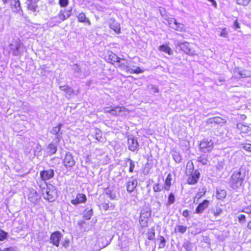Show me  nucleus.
I'll list each match as a JSON object with an SVG mask.
<instances>
[{
	"label": "nucleus",
	"mask_w": 251,
	"mask_h": 251,
	"mask_svg": "<svg viewBox=\"0 0 251 251\" xmlns=\"http://www.w3.org/2000/svg\"><path fill=\"white\" fill-rule=\"evenodd\" d=\"M144 72V70L141 69L140 67H136L135 69H133L131 68H130L129 70V74H140Z\"/></svg>",
	"instance_id": "nucleus-38"
},
{
	"label": "nucleus",
	"mask_w": 251,
	"mask_h": 251,
	"mask_svg": "<svg viewBox=\"0 0 251 251\" xmlns=\"http://www.w3.org/2000/svg\"><path fill=\"white\" fill-rule=\"evenodd\" d=\"M59 4L62 7H66L69 4V0H59Z\"/></svg>",
	"instance_id": "nucleus-44"
},
{
	"label": "nucleus",
	"mask_w": 251,
	"mask_h": 251,
	"mask_svg": "<svg viewBox=\"0 0 251 251\" xmlns=\"http://www.w3.org/2000/svg\"><path fill=\"white\" fill-rule=\"evenodd\" d=\"M95 138L98 141H100V138H101V131L98 128H96V129H95Z\"/></svg>",
	"instance_id": "nucleus-40"
},
{
	"label": "nucleus",
	"mask_w": 251,
	"mask_h": 251,
	"mask_svg": "<svg viewBox=\"0 0 251 251\" xmlns=\"http://www.w3.org/2000/svg\"><path fill=\"white\" fill-rule=\"evenodd\" d=\"M165 19L167 22L170 27L173 29L179 32L185 31L184 25L181 23H177L175 18L167 17Z\"/></svg>",
	"instance_id": "nucleus-6"
},
{
	"label": "nucleus",
	"mask_w": 251,
	"mask_h": 251,
	"mask_svg": "<svg viewBox=\"0 0 251 251\" xmlns=\"http://www.w3.org/2000/svg\"><path fill=\"white\" fill-rule=\"evenodd\" d=\"M153 189L154 191L156 192H158L161 191L162 188L159 184H156L153 186Z\"/></svg>",
	"instance_id": "nucleus-51"
},
{
	"label": "nucleus",
	"mask_w": 251,
	"mask_h": 251,
	"mask_svg": "<svg viewBox=\"0 0 251 251\" xmlns=\"http://www.w3.org/2000/svg\"><path fill=\"white\" fill-rule=\"evenodd\" d=\"M237 128L240 131L241 133H248L251 131V128L241 123H239L237 125Z\"/></svg>",
	"instance_id": "nucleus-23"
},
{
	"label": "nucleus",
	"mask_w": 251,
	"mask_h": 251,
	"mask_svg": "<svg viewBox=\"0 0 251 251\" xmlns=\"http://www.w3.org/2000/svg\"><path fill=\"white\" fill-rule=\"evenodd\" d=\"M172 180V176L171 174H168L167 177L165 180V185L164 186V189L166 190H169L170 189L171 185V181Z\"/></svg>",
	"instance_id": "nucleus-28"
},
{
	"label": "nucleus",
	"mask_w": 251,
	"mask_h": 251,
	"mask_svg": "<svg viewBox=\"0 0 251 251\" xmlns=\"http://www.w3.org/2000/svg\"><path fill=\"white\" fill-rule=\"evenodd\" d=\"M226 120L220 117H214L208 119L206 121L207 124L215 123L216 124H224L226 123Z\"/></svg>",
	"instance_id": "nucleus-22"
},
{
	"label": "nucleus",
	"mask_w": 251,
	"mask_h": 251,
	"mask_svg": "<svg viewBox=\"0 0 251 251\" xmlns=\"http://www.w3.org/2000/svg\"><path fill=\"white\" fill-rule=\"evenodd\" d=\"M109 59L110 60L111 63L112 64H114L115 63H117L120 61V58L117 56V55L113 52H110L109 54Z\"/></svg>",
	"instance_id": "nucleus-32"
},
{
	"label": "nucleus",
	"mask_w": 251,
	"mask_h": 251,
	"mask_svg": "<svg viewBox=\"0 0 251 251\" xmlns=\"http://www.w3.org/2000/svg\"><path fill=\"white\" fill-rule=\"evenodd\" d=\"M63 163L66 168H72L75 163L73 155L70 152H66L63 159Z\"/></svg>",
	"instance_id": "nucleus-7"
},
{
	"label": "nucleus",
	"mask_w": 251,
	"mask_h": 251,
	"mask_svg": "<svg viewBox=\"0 0 251 251\" xmlns=\"http://www.w3.org/2000/svg\"><path fill=\"white\" fill-rule=\"evenodd\" d=\"M213 142L211 140H203L200 144V148L201 151L205 152L212 150Z\"/></svg>",
	"instance_id": "nucleus-8"
},
{
	"label": "nucleus",
	"mask_w": 251,
	"mask_h": 251,
	"mask_svg": "<svg viewBox=\"0 0 251 251\" xmlns=\"http://www.w3.org/2000/svg\"><path fill=\"white\" fill-rule=\"evenodd\" d=\"M250 76H251V72L250 71L246 70H241L240 78L250 77Z\"/></svg>",
	"instance_id": "nucleus-37"
},
{
	"label": "nucleus",
	"mask_w": 251,
	"mask_h": 251,
	"mask_svg": "<svg viewBox=\"0 0 251 251\" xmlns=\"http://www.w3.org/2000/svg\"><path fill=\"white\" fill-rule=\"evenodd\" d=\"M109 27L113 29L116 33L120 32L121 27L120 24L115 20H111L109 23Z\"/></svg>",
	"instance_id": "nucleus-21"
},
{
	"label": "nucleus",
	"mask_w": 251,
	"mask_h": 251,
	"mask_svg": "<svg viewBox=\"0 0 251 251\" xmlns=\"http://www.w3.org/2000/svg\"><path fill=\"white\" fill-rule=\"evenodd\" d=\"M182 215L185 217H187L189 216V211L187 210H185L182 212Z\"/></svg>",
	"instance_id": "nucleus-59"
},
{
	"label": "nucleus",
	"mask_w": 251,
	"mask_h": 251,
	"mask_svg": "<svg viewBox=\"0 0 251 251\" xmlns=\"http://www.w3.org/2000/svg\"><path fill=\"white\" fill-rule=\"evenodd\" d=\"M7 233L2 230H0V240H4L7 236Z\"/></svg>",
	"instance_id": "nucleus-45"
},
{
	"label": "nucleus",
	"mask_w": 251,
	"mask_h": 251,
	"mask_svg": "<svg viewBox=\"0 0 251 251\" xmlns=\"http://www.w3.org/2000/svg\"><path fill=\"white\" fill-rule=\"evenodd\" d=\"M243 148L246 151L251 152V144H245L244 145H243Z\"/></svg>",
	"instance_id": "nucleus-52"
},
{
	"label": "nucleus",
	"mask_w": 251,
	"mask_h": 251,
	"mask_svg": "<svg viewBox=\"0 0 251 251\" xmlns=\"http://www.w3.org/2000/svg\"><path fill=\"white\" fill-rule=\"evenodd\" d=\"M241 70L239 68H235L233 71V75L237 78H240V75L241 74Z\"/></svg>",
	"instance_id": "nucleus-42"
},
{
	"label": "nucleus",
	"mask_w": 251,
	"mask_h": 251,
	"mask_svg": "<svg viewBox=\"0 0 251 251\" xmlns=\"http://www.w3.org/2000/svg\"><path fill=\"white\" fill-rule=\"evenodd\" d=\"M238 219L239 222L241 223H244L246 222V216L243 214H241L238 216Z\"/></svg>",
	"instance_id": "nucleus-49"
},
{
	"label": "nucleus",
	"mask_w": 251,
	"mask_h": 251,
	"mask_svg": "<svg viewBox=\"0 0 251 251\" xmlns=\"http://www.w3.org/2000/svg\"><path fill=\"white\" fill-rule=\"evenodd\" d=\"M200 173L196 171L192 174L188 179V183L190 184H194L196 183L199 179Z\"/></svg>",
	"instance_id": "nucleus-18"
},
{
	"label": "nucleus",
	"mask_w": 251,
	"mask_h": 251,
	"mask_svg": "<svg viewBox=\"0 0 251 251\" xmlns=\"http://www.w3.org/2000/svg\"><path fill=\"white\" fill-rule=\"evenodd\" d=\"M152 90L154 93H158L159 92L158 89L156 87L152 86Z\"/></svg>",
	"instance_id": "nucleus-61"
},
{
	"label": "nucleus",
	"mask_w": 251,
	"mask_h": 251,
	"mask_svg": "<svg viewBox=\"0 0 251 251\" xmlns=\"http://www.w3.org/2000/svg\"><path fill=\"white\" fill-rule=\"evenodd\" d=\"M160 244L159 245V247L160 248H162V247H164V245H165V238L161 236L160 238Z\"/></svg>",
	"instance_id": "nucleus-53"
},
{
	"label": "nucleus",
	"mask_w": 251,
	"mask_h": 251,
	"mask_svg": "<svg viewBox=\"0 0 251 251\" xmlns=\"http://www.w3.org/2000/svg\"><path fill=\"white\" fill-rule=\"evenodd\" d=\"M151 209L148 207H144L141 210L139 222L142 227L148 226V221L151 215Z\"/></svg>",
	"instance_id": "nucleus-4"
},
{
	"label": "nucleus",
	"mask_w": 251,
	"mask_h": 251,
	"mask_svg": "<svg viewBox=\"0 0 251 251\" xmlns=\"http://www.w3.org/2000/svg\"><path fill=\"white\" fill-rule=\"evenodd\" d=\"M199 161L202 163V164L205 165L207 163V160L202 157L199 158Z\"/></svg>",
	"instance_id": "nucleus-55"
},
{
	"label": "nucleus",
	"mask_w": 251,
	"mask_h": 251,
	"mask_svg": "<svg viewBox=\"0 0 251 251\" xmlns=\"http://www.w3.org/2000/svg\"><path fill=\"white\" fill-rule=\"evenodd\" d=\"M172 156L174 160L176 163H180L181 161L182 158L178 152L176 151H173L172 152Z\"/></svg>",
	"instance_id": "nucleus-33"
},
{
	"label": "nucleus",
	"mask_w": 251,
	"mask_h": 251,
	"mask_svg": "<svg viewBox=\"0 0 251 251\" xmlns=\"http://www.w3.org/2000/svg\"><path fill=\"white\" fill-rule=\"evenodd\" d=\"M240 212H244L247 214L251 213V205H249L243 207L242 210H241Z\"/></svg>",
	"instance_id": "nucleus-43"
},
{
	"label": "nucleus",
	"mask_w": 251,
	"mask_h": 251,
	"mask_svg": "<svg viewBox=\"0 0 251 251\" xmlns=\"http://www.w3.org/2000/svg\"><path fill=\"white\" fill-rule=\"evenodd\" d=\"M188 167H190V169H191V168H193V164L192 163H188L187 165V168L188 169Z\"/></svg>",
	"instance_id": "nucleus-63"
},
{
	"label": "nucleus",
	"mask_w": 251,
	"mask_h": 251,
	"mask_svg": "<svg viewBox=\"0 0 251 251\" xmlns=\"http://www.w3.org/2000/svg\"><path fill=\"white\" fill-rule=\"evenodd\" d=\"M93 215V211L92 210H90L87 212V213L85 214L84 217L86 220L90 219L91 216Z\"/></svg>",
	"instance_id": "nucleus-48"
},
{
	"label": "nucleus",
	"mask_w": 251,
	"mask_h": 251,
	"mask_svg": "<svg viewBox=\"0 0 251 251\" xmlns=\"http://www.w3.org/2000/svg\"><path fill=\"white\" fill-rule=\"evenodd\" d=\"M247 227L249 229H251V222H250L249 223H248Z\"/></svg>",
	"instance_id": "nucleus-64"
},
{
	"label": "nucleus",
	"mask_w": 251,
	"mask_h": 251,
	"mask_svg": "<svg viewBox=\"0 0 251 251\" xmlns=\"http://www.w3.org/2000/svg\"><path fill=\"white\" fill-rule=\"evenodd\" d=\"M127 161L129 162V172H132L133 169L135 167V165L133 161H132L130 159H127Z\"/></svg>",
	"instance_id": "nucleus-47"
},
{
	"label": "nucleus",
	"mask_w": 251,
	"mask_h": 251,
	"mask_svg": "<svg viewBox=\"0 0 251 251\" xmlns=\"http://www.w3.org/2000/svg\"><path fill=\"white\" fill-rule=\"evenodd\" d=\"M226 191L224 189H217L216 191V198L221 200L226 197Z\"/></svg>",
	"instance_id": "nucleus-30"
},
{
	"label": "nucleus",
	"mask_w": 251,
	"mask_h": 251,
	"mask_svg": "<svg viewBox=\"0 0 251 251\" xmlns=\"http://www.w3.org/2000/svg\"><path fill=\"white\" fill-rule=\"evenodd\" d=\"M137 185V180L133 177H131L126 183L127 191L129 193L133 192Z\"/></svg>",
	"instance_id": "nucleus-15"
},
{
	"label": "nucleus",
	"mask_w": 251,
	"mask_h": 251,
	"mask_svg": "<svg viewBox=\"0 0 251 251\" xmlns=\"http://www.w3.org/2000/svg\"><path fill=\"white\" fill-rule=\"evenodd\" d=\"M118 67L121 70L127 73L129 72L130 68L128 61L125 59H120V61L117 62Z\"/></svg>",
	"instance_id": "nucleus-13"
},
{
	"label": "nucleus",
	"mask_w": 251,
	"mask_h": 251,
	"mask_svg": "<svg viewBox=\"0 0 251 251\" xmlns=\"http://www.w3.org/2000/svg\"><path fill=\"white\" fill-rule=\"evenodd\" d=\"M104 112L105 113H108L111 114L112 115H113V110L112 108H109V107H106L104 108Z\"/></svg>",
	"instance_id": "nucleus-56"
},
{
	"label": "nucleus",
	"mask_w": 251,
	"mask_h": 251,
	"mask_svg": "<svg viewBox=\"0 0 251 251\" xmlns=\"http://www.w3.org/2000/svg\"><path fill=\"white\" fill-rule=\"evenodd\" d=\"M62 237L61 233L59 231H55L52 233L50 237V242L56 247L59 246L60 240Z\"/></svg>",
	"instance_id": "nucleus-9"
},
{
	"label": "nucleus",
	"mask_w": 251,
	"mask_h": 251,
	"mask_svg": "<svg viewBox=\"0 0 251 251\" xmlns=\"http://www.w3.org/2000/svg\"><path fill=\"white\" fill-rule=\"evenodd\" d=\"M73 70H75V72L79 73L80 72V68L77 64H75L73 66Z\"/></svg>",
	"instance_id": "nucleus-57"
},
{
	"label": "nucleus",
	"mask_w": 251,
	"mask_h": 251,
	"mask_svg": "<svg viewBox=\"0 0 251 251\" xmlns=\"http://www.w3.org/2000/svg\"><path fill=\"white\" fill-rule=\"evenodd\" d=\"M77 19L78 22L80 23H82L87 24L89 26L91 25L90 21L87 17H86L85 14L83 12L79 13L77 16Z\"/></svg>",
	"instance_id": "nucleus-20"
},
{
	"label": "nucleus",
	"mask_w": 251,
	"mask_h": 251,
	"mask_svg": "<svg viewBox=\"0 0 251 251\" xmlns=\"http://www.w3.org/2000/svg\"><path fill=\"white\" fill-rule=\"evenodd\" d=\"M180 49L187 54L191 55L195 54V52L190 47V45L187 42L179 43L178 44Z\"/></svg>",
	"instance_id": "nucleus-11"
},
{
	"label": "nucleus",
	"mask_w": 251,
	"mask_h": 251,
	"mask_svg": "<svg viewBox=\"0 0 251 251\" xmlns=\"http://www.w3.org/2000/svg\"><path fill=\"white\" fill-rule=\"evenodd\" d=\"M128 149L131 151H134L137 150L138 148V143L136 139L130 137L128 139Z\"/></svg>",
	"instance_id": "nucleus-14"
},
{
	"label": "nucleus",
	"mask_w": 251,
	"mask_h": 251,
	"mask_svg": "<svg viewBox=\"0 0 251 251\" xmlns=\"http://www.w3.org/2000/svg\"><path fill=\"white\" fill-rule=\"evenodd\" d=\"M211 212L216 217L220 215L223 212V210L220 207H216L215 208L211 209Z\"/></svg>",
	"instance_id": "nucleus-35"
},
{
	"label": "nucleus",
	"mask_w": 251,
	"mask_h": 251,
	"mask_svg": "<svg viewBox=\"0 0 251 251\" xmlns=\"http://www.w3.org/2000/svg\"><path fill=\"white\" fill-rule=\"evenodd\" d=\"M227 33L226 31V28H224L222 29V31L220 34V36L222 37H227Z\"/></svg>",
	"instance_id": "nucleus-54"
},
{
	"label": "nucleus",
	"mask_w": 251,
	"mask_h": 251,
	"mask_svg": "<svg viewBox=\"0 0 251 251\" xmlns=\"http://www.w3.org/2000/svg\"><path fill=\"white\" fill-rule=\"evenodd\" d=\"M13 2H15V5L14 6L11 7L12 10L16 13H19L21 10V6H20V3L19 2V0H18V1H13Z\"/></svg>",
	"instance_id": "nucleus-31"
},
{
	"label": "nucleus",
	"mask_w": 251,
	"mask_h": 251,
	"mask_svg": "<svg viewBox=\"0 0 251 251\" xmlns=\"http://www.w3.org/2000/svg\"><path fill=\"white\" fill-rule=\"evenodd\" d=\"M209 205V201L205 200L200 203L196 209V212L198 214L202 213Z\"/></svg>",
	"instance_id": "nucleus-19"
},
{
	"label": "nucleus",
	"mask_w": 251,
	"mask_h": 251,
	"mask_svg": "<svg viewBox=\"0 0 251 251\" xmlns=\"http://www.w3.org/2000/svg\"><path fill=\"white\" fill-rule=\"evenodd\" d=\"M105 194L108 195L111 200H115L116 198V195L111 189L107 188L105 190Z\"/></svg>",
	"instance_id": "nucleus-34"
},
{
	"label": "nucleus",
	"mask_w": 251,
	"mask_h": 251,
	"mask_svg": "<svg viewBox=\"0 0 251 251\" xmlns=\"http://www.w3.org/2000/svg\"><path fill=\"white\" fill-rule=\"evenodd\" d=\"M27 4L28 9L32 11V12H35L36 11L37 9V5L36 3L33 2H26Z\"/></svg>",
	"instance_id": "nucleus-36"
},
{
	"label": "nucleus",
	"mask_w": 251,
	"mask_h": 251,
	"mask_svg": "<svg viewBox=\"0 0 251 251\" xmlns=\"http://www.w3.org/2000/svg\"><path fill=\"white\" fill-rule=\"evenodd\" d=\"M175 201V196L173 193H170L169 195L168 202V204H171L174 203Z\"/></svg>",
	"instance_id": "nucleus-41"
},
{
	"label": "nucleus",
	"mask_w": 251,
	"mask_h": 251,
	"mask_svg": "<svg viewBox=\"0 0 251 251\" xmlns=\"http://www.w3.org/2000/svg\"><path fill=\"white\" fill-rule=\"evenodd\" d=\"M57 151V146L54 143H50L48 145L47 148V153L49 155H51L55 153Z\"/></svg>",
	"instance_id": "nucleus-25"
},
{
	"label": "nucleus",
	"mask_w": 251,
	"mask_h": 251,
	"mask_svg": "<svg viewBox=\"0 0 251 251\" xmlns=\"http://www.w3.org/2000/svg\"><path fill=\"white\" fill-rule=\"evenodd\" d=\"M62 126V124H59L56 126L54 127L50 131V133L55 135L56 138L59 140L62 136V132H60V129Z\"/></svg>",
	"instance_id": "nucleus-17"
},
{
	"label": "nucleus",
	"mask_w": 251,
	"mask_h": 251,
	"mask_svg": "<svg viewBox=\"0 0 251 251\" xmlns=\"http://www.w3.org/2000/svg\"><path fill=\"white\" fill-rule=\"evenodd\" d=\"M28 199L32 202H35L38 199V195L36 191L32 189L30 190V193L28 194Z\"/></svg>",
	"instance_id": "nucleus-24"
},
{
	"label": "nucleus",
	"mask_w": 251,
	"mask_h": 251,
	"mask_svg": "<svg viewBox=\"0 0 251 251\" xmlns=\"http://www.w3.org/2000/svg\"><path fill=\"white\" fill-rule=\"evenodd\" d=\"M245 173L244 171L234 172L231 177L230 181L231 187L234 189H237L240 187L245 179Z\"/></svg>",
	"instance_id": "nucleus-1"
},
{
	"label": "nucleus",
	"mask_w": 251,
	"mask_h": 251,
	"mask_svg": "<svg viewBox=\"0 0 251 251\" xmlns=\"http://www.w3.org/2000/svg\"><path fill=\"white\" fill-rule=\"evenodd\" d=\"M159 50L163 51L169 55H172L173 53L172 49L167 45H162L160 46Z\"/></svg>",
	"instance_id": "nucleus-29"
},
{
	"label": "nucleus",
	"mask_w": 251,
	"mask_h": 251,
	"mask_svg": "<svg viewBox=\"0 0 251 251\" xmlns=\"http://www.w3.org/2000/svg\"><path fill=\"white\" fill-rule=\"evenodd\" d=\"M60 89L64 91L66 95L72 96L74 94V90L67 85L60 86Z\"/></svg>",
	"instance_id": "nucleus-26"
},
{
	"label": "nucleus",
	"mask_w": 251,
	"mask_h": 251,
	"mask_svg": "<svg viewBox=\"0 0 251 251\" xmlns=\"http://www.w3.org/2000/svg\"><path fill=\"white\" fill-rule=\"evenodd\" d=\"M251 0H237V3L240 5H247Z\"/></svg>",
	"instance_id": "nucleus-46"
},
{
	"label": "nucleus",
	"mask_w": 251,
	"mask_h": 251,
	"mask_svg": "<svg viewBox=\"0 0 251 251\" xmlns=\"http://www.w3.org/2000/svg\"><path fill=\"white\" fill-rule=\"evenodd\" d=\"M9 49L15 56L21 55L24 51L23 44L20 40L12 41L9 45Z\"/></svg>",
	"instance_id": "nucleus-5"
},
{
	"label": "nucleus",
	"mask_w": 251,
	"mask_h": 251,
	"mask_svg": "<svg viewBox=\"0 0 251 251\" xmlns=\"http://www.w3.org/2000/svg\"><path fill=\"white\" fill-rule=\"evenodd\" d=\"M187 229V227L186 226L177 225L175 226L174 231L176 233L183 234L186 231Z\"/></svg>",
	"instance_id": "nucleus-27"
},
{
	"label": "nucleus",
	"mask_w": 251,
	"mask_h": 251,
	"mask_svg": "<svg viewBox=\"0 0 251 251\" xmlns=\"http://www.w3.org/2000/svg\"><path fill=\"white\" fill-rule=\"evenodd\" d=\"M54 174V170L52 169L43 171L40 172L41 178L44 180H48L53 176Z\"/></svg>",
	"instance_id": "nucleus-12"
},
{
	"label": "nucleus",
	"mask_w": 251,
	"mask_h": 251,
	"mask_svg": "<svg viewBox=\"0 0 251 251\" xmlns=\"http://www.w3.org/2000/svg\"><path fill=\"white\" fill-rule=\"evenodd\" d=\"M86 201V197L84 194H78L75 199L71 201V203L73 204L76 205L81 203H84Z\"/></svg>",
	"instance_id": "nucleus-16"
},
{
	"label": "nucleus",
	"mask_w": 251,
	"mask_h": 251,
	"mask_svg": "<svg viewBox=\"0 0 251 251\" xmlns=\"http://www.w3.org/2000/svg\"><path fill=\"white\" fill-rule=\"evenodd\" d=\"M41 151L42 148L40 145H37L35 148L34 150V155L35 156H40L41 155Z\"/></svg>",
	"instance_id": "nucleus-39"
},
{
	"label": "nucleus",
	"mask_w": 251,
	"mask_h": 251,
	"mask_svg": "<svg viewBox=\"0 0 251 251\" xmlns=\"http://www.w3.org/2000/svg\"><path fill=\"white\" fill-rule=\"evenodd\" d=\"M42 192L44 198L50 201H53L57 197L56 188L51 184H46V186L42 188Z\"/></svg>",
	"instance_id": "nucleus-3"
},
{
	"label": "nucleus",
	"mask_w": 251,
	"mask_h": 251,
	"mask_svg": "<svg viewBox=\"0 0 251 251\" xmlns=\"http://www.w3.org/2000/svg\"><path fill=\"white\" fill-rule=\"evenodd\" d=\"M39 0H26V2L37 3Z\"/></svg>",
	"instance_id": "nucleus-62"
},
{
	"label": "nucleus",
	"mask_w": 251,
	"mask_h": 251,
	"mask_svg": "<svg viewBox=\"0 0 251 251\" xmlns=\"http://www.w3.org/2000/svg\"><path fill=\"white\" fill-rule=\"evenodd\" d=\"M2 251H16V249L14 247H9L7 248H5L3 250H1Z\"/></svg>",
	"instance_id": "nucleus-58"
},
{
	"label": "nucleus",
	"mask_w": 251,
	"mask_h": 251,
	"mask_svg": "<svg viewBox=\"0 0 251 251\" xmlns=\"http://www.w3.org/2000/svg\"><path fill=\"white\" fill-rule=\"evenodd\" d=\"M113 116H126L129 113V110L124 106H118L113 108Z\"/></svg>",
	"instance_id": "nucleus-10"
},
{
	"label": "nucleus",
	"mask_w": 251,
	"mask_h": 251,
	"mask_svg": "<svg viewBox=\"0 0 251 251\" xmlns=\"http://www.w3.org/2000/svg\"><path fill=\"white\" fill-rule=\"evenodd\" d=\"M147 235L148 239L152 240L154 237L155 234L153 230H152L151 232H148Z\"/></svg>",
	"instance_id": "nucleus-50"
},
{
	"label": "nucleus",
	"mask_w": 251,
	"mask_h": 251,
	"mask_svg": "<svg viewBox=\"0 0 251 251\" xmlns=\"http://www.w3.org/2000/svg\"><path fill=\"white\" fill-rule=\"evenodd\" d=\"M234 25L235 29H238L240 28L239 24L237 20L235 21Z\"/></svg>",
	"instance_id": "nucleus-60"
},
{
	"label": "nucleus",
	"mask_w": 251,
	"mask_h": 251,
	"mask_svg": "<svg viewBox=\"0 0 251 251\" xmlns=\"http://www.w3.org/2000/svg\"><path fill=\"white\" fill-rule=\"evenodd\" d=\"M72 14V9H62L61 10L59 14L55 17L51 18L52 22L55 23L52 24V22L50 23V25L51 26L55 25L56 24H60L63 21L66 20L69 18Z\"/></svg>",
	"instance_id": "nucleus-2"
}]
</instances>
